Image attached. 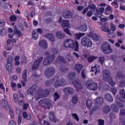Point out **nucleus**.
Listing matches in <instances>:
<instances>
[{
    "instance_id": "nucleus-1",
    "label": "nucleus",
    "mask_w": 125,
    "mask_h": 125,
    "mask_svg": "<svg viewBox=\"0 0 125 125\" xmlns=\"http://www.w3.org/2000/svg\"><path fill=\"white\" fill-rule=\"evenodd\" d=\"M63 46L64 47H70L72 49H74V51H76L77 52L80 51L79 43L77 41L75 42L73 40L67 39L65 41Z\"/></svg>"
},
{
    "instance_id": "nucleus-2",
    "label": "nucleus",
    "mask_w": 125,
    "mask_h": 125,
    "mask_svg": "<svg viewBox=\"0 0 125 125\" xmlns=\"http://www.w3.org/2000/svg\"><path fill=\"white\" fill-rule=\"evenodd\" d=\"M104 80L107 81V83L111 85V86H114L116 84V83L113 80V78L111 77V72L108 70H104L103 72Z\"/></svg>"
},
{
    "instance_id": "nucleus-3",
    "label": "nucleus",
    "mask_w": 125,
    "mask_h": 125,
    "mask_svg": "<svg viewBox=\"0 0 125 125\" xmlns=\"http://www.w3.org/2000/svg\"><path fill=\"white\" fill-rule=\"evenodd\" d=\"M101 49L104 54H110L113 52V49L111 47L110 43L108 42H104L103 43Z\"/></svg>"
},
{
    "instance_id": "nucleus-4",
    "label": "nucleus",
    "mask_w": 125,
    "mask_h": 125,
    "mask_svg": "<svg viewBox=\"0 0 125 125\" xmlns=\"http://www.w3.org/2000/svg\"><path fill=\"white\" fill-rule=\"evenodd\" d=\"M97 83L94 82L91 80H87L86 82V87L89 90H92L93 91H96L97 90Z\"/></svg>"
},
{
    "instance_id": "nucleus-5",
    "label": "nucleus",
    "mask_w": 125,
    "mask_h": 125,
    "mask_svg": "<svg viewBox=\"0 0 125 125\" xmlns=\"http://www.w3.org/2000/svg\"><path fill=\"white\" fill-rule=\"evenodd\" d=\"M38 103L40 105H44V107L48 109L52 106V101L47 99H42L39 101Z\"/></svg>"
},
{
    "instance_id": "nucleus-6",
    "label": "nucleus",
    "mask_w": 125,
    "mask_h": 125,
    "mask_svg": "<svg viewBox=\"0 0 125 125\" xmlns=\"http://www.w3.org/2000/svg\"><path fill=\"white\" fill-rule=\"evenodd\" d=\"M81 44L83 46L91 47L92 46V42L89 38L84 37L81 39Z\"/></svg>"
},
{
    "instance_id": "nucleus-7",
    "label": "nucleus",
    "mask_w": 125,
    "mask_h": 125,
    "mask_svg": "<svg viewBox=\"0 0 125 125\" xmlns=\"http://www.w3.org/2000/svg\"><path fill=\"white\" fill-rule=\"evenodd\" d=\"M46 76L47 78H50L55 75V68L52 66L48 67L45 71Z\"/></svg>"
},
{
    "instance_id": "nucleus-8",
    "label": "nucleus",
    "mask_w": 125,
    "mask_h": 125,
    "mask_svg": "<svg viewBox=\"0 0 125 125\" xmlns=\"http://www.w3.org/2000/svg\"><path fill=\"white\" fill-rule=\"evenodd\" d=\"M63 90L66 95H73L75 93V89L72 87H66Z\"/></svg>"
},
{
    "instance_id": "nucleus-9",
    "label": "nucleus",
    "mask_w": 125,
    "mask_h": 125,
    "mask_svg": "<svg viewBox=\"0 0 125 125\" xmlns=\"http://www.w3.org/2000/svg\"><path fill=\"white\" fill-rule=\"evenodd\" d=\"M42 60H43V57H41L39 59L37 60L32 66V70H37L40 67V64L42 63Z\"/></svg>"
},
{
    "instance_id": "nucleus-10",
    "label": "nucleus",
    "mask_w": 125,
    "mask_h": 125,
    "mask_svg": "<svg viewBox=\"0 0 125 125\" xmlns=\"http://www.w3.org/2000/svg\"><path fill=\"white\" fill-rule=\"evenodd\" d=\"M123 99L121 98L119 96H117L115 100L116 103L117 104L119 108H125V104L123 102H125V101H122Z\"/></svg>"
},
{
    "instance_id": "nucleus-11",
    "label": "nucleus",
    "mask_w": 125,
    "mask_h": 125,
    "mask_svg": "<svg viewBox=\"0 0 125 125\" xmlns=\"http://www.w3.org/2000/svg\"><path fill=\"white\" fill-rule=\"evenodd\" d=\"M44 55H45L47 58L50 62H53L54 60H55V58H56V56L54 55V54H51L49 51H46Z\"/></svg>"
},
{
    "instance_id": "nucleus-12",
    "label": "nucleus",
    "mask_w": 125,
    "mask_h": 125,
    "mask_svg": "<svg viewBox=\"0 0 125 125\" xmlns=\"http://www.w3.org/2000/svg\"><path fill=\"white\" fill-rule=\"evenodd\" d=\"M105 11V9L103 7H101L99 10L97 9H96V12L95 14V16L98 17V18H101L102 16V13H104V11Z\"/></svg>"
},
{
    "instance_id": "nucleus-13",
    "label": "nucleus",
    "mask_w": 125,
    "mask_h": 125,
    "mask_svg": "<svg viewBox=\"0 0 125 125\" xmlns=\"http://www.w3.org/2000/svg\"><path fill=\"white\" fill-rule=\"evenodd\" d=\"M62 16L65 19H69L73 17V14L70 11H67L62 13Z\"/></svg>"
},
{
    "instance_id": "nucleus-14",
    "label": "nucleus",
    "mask_w": 125,
    "mask_h": 125,
    "mask_svg": "<svg viewBox=\"0 0 125 125\" xmlns=\"http://www.w3.org/2000/svg\"><path fill=\"white\" fill-rule=\"evenodd\" d=\"M37 91V86L35 85H33L32 87L29 88L27 90V95H29V94L30 95H34V93Z\"/></svg>"
},
{
    "instance_id": "nucleus-15",
    "label": "nucleus",
    "mask_w": 125,
    "mask_h": 125,
    "mask_svg": "<svg viewBox=\"0 0 125 125\" xmlns=\"http://www.w3.org/2000/svg\"><path fill=\"white\" fill-rule=\"evenodd\" d=\"M14 34L18 36V38H20V37H22L23 36V33L21 32V31L18 30L17 28V26L16 25L14 26Z\"/></svg>"
},
{
    "instance_id": "nucleus-16",
    "label": "nucleus",
    "mask_w": 125,
    "mask_h": 125,
    "mask_svg": "<svg viewBox=\"0 0 125 125\" xmlns=\"http://www.w3.org/2000/svg\"><path fill=\"white\" fill-rule=\"evenodd\" d=\"M44 37L49 40L51 42H55V37L53 34H46L45 35Z\"/></svg>"
},
{
    "instance_id": "nucleus-17",
    "label": "nucleus",
    "mask_w": 125,
    "mask_h": 125,
    "mask_svg": "<svg viewBox=\"0 0 125 125\" xmlns=\"http://www.w3.org/2000/svg\"><path fill=\"white\" fill-rule=\"evenodd\" d=\"M78 29L81 32H85L87 31V25H86V23H83L81 25Z\"/></svg>"
},
{
    "instance_id": "nucleus-18",
    "label": "nucleus",
    "mask_w": 125,
    "mask_h": 125,
    "mask_svg": "<svg viewBox=\"0 0 125 125\" xmlns=\"http://www.w3.org/2000/svg\"><path fill=\"white\" fill-rule=\"evenodd\" d=\"M83 65L78 63L76 64L75 66V70L78 72V74H80L81 73V71H82V69L83 68Z\"/></svg>"
},
{
    "instance_id": "nucleus-19",
    "label": "nucleus",
    "mask_w": 125,
    "mask_h": 125,
    "mask_svg": "<svg viewBox=\"0 0 125 125\" xmlns=\"http://www.w3.org/2000/svg\"><path fill=\"white\" fill-rule=\"evenodd\" d=\"M65 34L62 33L61 31H58L56 33V37L58 38L60 40H62V39H64L65 38Z\"/></svg>"
},
{
    "instance_id": "nucleus-20",
    "label": "nucleus",
    "mask_w": 125,
    "mask_h": 125,
    "mask_svg": "<svg viewBox=\"0 0 125 125\" xmlns=\"http://www.w3.org/2000/svg\"><path fill=\"white\" fill-rule=\"evenodd\" d=\"M39 45L41 46V47H43L44 49H46L47 48V42L45 41H42L39 42Z\"/></svg>"
},
{
    "instance_id": "nucleus-21",
    "label": "nucleus",
    "mask_w": 125,
    "mask_h": 125,
    "mask_svg": "<svg viewBox=\"0 0 125 125\" xmlns=\"http://www.w3.org/2000/svg\"><path fill=\"white\" fill-rule=\"evenodd\" d=\"M91 72H95V75H97L99 73H100V69L98 67H97V66L95 65L93 66H92L91 68Z\"/></svg>"
},
{
    "instance_id": "nucleus-22",
    "label": "nucleus",
    "mask_w": 125,
    "mask_h": 125,
    "mask_svg": "<svg viewBox=\"0 0 125 125\" xmlns=\"http://www.w3.org/2000/svg\"><path fill=\"white\" fill-rule=\"evenodd\" d=\"M42 97H47L50 94V90L48 89H46L42 92Z\"/></svg>"
},
{
    "instance_id": "nucleus-23",
    "label": "nucleus",
    "mask_w": 125,
    "mask_h": 125,
    "mask_svg": "<svg viewBox=\"0 0 125 125\" xmlns=\"http://www.w3.org/2000/svg\"><path fill=\"white\" fill-rule=\"evenodd\" d=\"M57 63H63L65 64L67 62L66 61V60L64 59V58L62 56H59L57 58L56 60Z\"/></svg>"
},
{
    "instance_id": "nucleus-24",
    "label": "nucleus",
    "mask_w": 125,
    "mask_h": 125,
    "mask_svg": "<svg viewBox=\"0 0 125 125\" xmlns=\"http://www.w3.org/2000/svg\"><path fill=\"white\" fill-rule=\"evenodd\" d=\"M69 26H70L69 21L63 20L62 22V28H66V27H69Z\"/></svg>"
},
{
    "instance_id": "nucleus-25",
    "label": "nucleus",
    "mask_w": 125,
    "mask_h": 125,
    "mask_svg": "<svg viewBox=\"0 0 125 125\" xmlns=\"http://www.w3.org/2000/svg\"><path fill=\"white\" fill-rule=\"evenodd\" d=\"M2 105L4 107V109L5 110H7L8 108H9V106L8 105V103L7 102V101L5 99H3L2 100Z\"/></svg>"
},
{
    "instance_id": "nucleus-26",
    "label": "nucleus",
    "mask_w": 125,
    "mask_h": 125,
    "mask_svg": "<svg viewBox=\"0 0 125 125\" xmlns=\"http://www.w3.org/2000/svg\"><path fill=\"white\" fill-rule=\"evenodd\" d=\"M103 110L104 114H109L111 111V107H110V106L106 105L103 108Z\"/></svg>"
},
{
    "instance_id": "nucleus-27",
    "label": "nucleus",
    "mask_w": 125,
    "mask_h": 125,
    "mask_svg": "<svg viewBox=\"0 0 125 125\" xmlns=\"http://www.w3.org/2000/svg\"><path fill=\"white\" fill-rule=\"evenodd\" d=\"M105 98L108 102H113L114 99H113V96L110 94H106L105 95Z\"/></svg>"
},
{
    "instance_id": "nucleus-28",
    "label": "nucleus",
    "mask_w": 125,
    "mask_h": 125,
    "mask_svg": "<svg viewBox=\"0 0 125 125\" xmlns=\"http://www.w3.org/2000/svg\"><path fill=\"white\" fill-rule=\"evenodd\" d=\"M104 103V99L103 98H98L95 100V103L96 104H98L99 105H103V103Z\"/></svg>"
},
{
    "instance_id": "nucleus-29",
    "label": "nucleus",
    "mask_w": 125,
    "mask_h": 125,
    "mask_svg": "<svg viewBox=\"0 0 125 125\" xmlns=\"http://www.w3.org/2000/svg\"><path fill=\"white\" fill-rule=\"evenodd\" d=\"M85 35V33H77L74 35L76 40H81V38H82V37H83V36Z\"/></svg>"
},
{
    "instance_id": "nucleus-30",
    "label": "nucleus",
    "mask_w": 125,
    "mask_h": 125,
    "mask_svg": "<svg viewBox=\"0 0 125 125\" xmlns=\"http://www.w3.org/2000/svg\"><path fill=\"white\" fill-rule=\"evenodd\" d=\"M51 63V62H50V60L46 57L43 61V65H44V66H48L49 65H50Z\"/></svg>"
},
{
    "instance_id": "nucleus-31",
    "label": "nucleus",
    "mask_w": 125,
    "mask_h": 125,
    "mask_svg": "<svg viewBox=\"0 0 125 125\" xmlns=\"http://www.w3.org/2000/svg\"><path fill=\"white\" fill-rule=\"evenodd\" d=\"M32 36L35 41H37L38 38H39V34H38V32L36 31V29H33L32 32Z\"/></svg>"
},
{
    "instance_id": "nucleus-32",
    "label": "nucleus",
    "mask_w": 125,
    "mask_h": 125,
    "mask_svg": "<svg viewBox=\"0 0 125 125\" xmlns=\"http://www.w3.org/2000/svg\"><path fill=\"white\" fill-rule=\"evenodd\" d=\"M101 29L102 31H104V32H105V33H110V32H111V30L109 29V27H108V26H102L101 27Z\"/></svg>"
},
{
    "instance_id": "nucleus-33",
    "label": "nucleus",
    "mask_w": 125,
    "mask_h": 125,
    "mask_svg": "<svg viewBox=\"0 0 125 125\" xmlns=\"http://www.w3.org/2000/svg\"><path fill=\"white\" fill-rule=\"evenodd\" d=\"M76 76H77V75L74 72H70L68 74L69 79L70 80V81L74 80V79L76 78Z\"/></svg>"
},
{
    "instance_id": "nucleus-34",
    "label": "nucleus",
    "mask_w": 125,
    "mask_h": 125,
    "mask_svg": "<svg viewBox=\"0 0 125 125\" xmlns=\"http://www.w3.org/2000/svg\"><path fill=\"white\" fill-rule=\"evenodd\" d=\"M22 79L24 82H27V69H25L23 71Z\"/></svg>"
},
{
    "instance_id": "nucleus-35",
    "label": "nucleus",
    "mask_w": 125,
    "mask_h": 125,
    "mask_svg": "<svg viewBox=\"0 0 125 125\" xmlns=\"http://www.w3.org/2000/svg\"><path fill=\"white\" fill-rule=\"evenodd\" d=\"M82 82L79 79H75L73 81H72V83L74 85V87H76V85H78L79 84L81 83Z\"/></svg>"
},
{
    "instance_id": "nucleus-36",
    "label": "nucleus",
    "mask_w": 125,
    "mask_h": 125,
    "mask_svg": "<svg viewBox=\"0 0 125 125\" xmlns=\"http://www.w3.org/2000/svg\"><path fill=\"white\" fill-rule=\"evenodd\" d=\"M112 110L113 112L118 113L119 112V107L116 104H113L111 105Z\"/></svg>"
},
{
    "instance_id": "nucleus-37",
    "label": "nucleus",
    "mask_w": 125,
    "mask_h": 125,
    "mask_svg": "<svg viewBox=\"0 0 125 125\" xmlns=\"http://www.w3.org/2000/svg\"><path fill=\"white\" fill-rule=\"evenodd\" d=\"M75 88L78 90V91H80V90L83 89V84H82V82L79 83L78 85L75 86Z\"/></svg>"
},
{
    "instance_id": "nucleus-38",
    "label": "nucleus",
    "mask_w": 125,
    "mask_h": 125,
    "mask_svg": "<svg viewBox=\"0 0 125 125\" xmlns=\"http://www.w3.org/2000/svg\"><path fill=\"white\" fill-rule=\"evenodd\" d=\"M23 117L24 119H26L27 120H31V117L30 115H28L26 112H24L22 114Z\"/></svg>"
},
{
    "instance_id": "nucleus-39",
    "label": "nucleus",
    "mask_w": 125,
    "mask_h": 125,
    "mask_svg": "<svg viewBox=\"0 0 125 125\" xmlns=\"http://www.w3.org/2000/svg\"><path fill=\"white\" fill-rule=\"evenodd\" d=\"M95 59H97V57L95 56H90L87 58L88 61L90 62H93V61H94Z\"/></svg>"
},
{
    "instance_id": "nucleus-40",
    "label": "nucleus",
    "mask_w": 125,
    "mask_h": 125,
    "mask_svg": "<svg viewBox=\"0 0 125 125\" xmlns=\"http://www.w3.org/2000/svg\"><path fill=\"white\" fill-rule=\"evenodd\" d=\"M7 70L8 72H11L13 69V65L12 64H6Z\"/></svg>"
},
{
    "instance_id": "nucleus-41",
    "label": "nucleus",
    "mask_w": 125,
    "mask_h": 125,
    "mask_svg": "<svg viewBox=\"0 0 125 125\" xmlns=\"http://www.w3.org/2000/svg\"><path fill=\"white\" fill-rule=\"evenodd\" d=\"M59 82H60L61 86H64V85H65V84H66V80H65V79H64L63 78H61L59 81Z\"/></svg>"
},
{
    "instance_id": "nucleus-42",
    "label": "nucleus",
    "mask_w": 125,
    "mask_h": 125,
    "mask_svg": "<svg viewBox=\"0 0 125 125\" xmlns=\"http://www.w3.org/2000/svg\"><path fill=\"white\" fill-rule=\"evenodd\" d=\"M72 102L73 104H75L78 103V97L74 96L72 99Z\"/></svg>"
},
{
    "instance_id": "nucleus-43",
    "label": "nucleus",
    "mask_w": 125,
    "mask_h": 125,
    "mask_svg": "<svg viewBox=\"0 0 125 125\" xmlns=\"http://www.w3.org/2000/svg\"><path fill=\"white\" fill-rule=\"evenodd\" d=\"M59 98H60V96L59 95V94H58V92H55L54 93V101H56L58 100V99H59Z\"/></svg>"
},
{
    "instance_id": "nucleus-44",
    "label": "nucleus",
    "mask_w": 125,
    "mask_h": 125,
    "mask_svg": "<svg viewBox=\"0 0 125 125\" xmlns=\"http://www.w3.org/2000/svg\"><path fill=\"white\" fill-rule=\"evenodd\" d=\"M107 11H110L111 13L113 12V9L111 7V6H107L105 9V14H107Z\"/></svg>"
},
{
    "instance_id": "nucleus-45",
    "label": "nucleus",
    "mask_w": 125,
    "mask_h": 125,
    "mask_svg": "<svg viewBox=\"0 0 125 125\" xmlns=\"http://www.w3.org/2000/svg\"><path fill=\"white\" fill-rule=\"evenodd\" d=\"M98 59L99 62H100L102 65H103V64H104V61H105V58L104 57H100Z\"/></svg>"
},
{
    "instance_id": "nucleus-46",
    "label": "nucleus",
    "mask_w": 125,
    "mask_h": 125,
    "mask_svg": "<svg viewBox=\"0 0 125 125\" xmlns=\"http://www.w3.org/2000/svg\"><path fill=\"white\" fill-rule=\"evenodd\" d=\"M111 60H113V62H116V61H118V57L115 55H112L111 56Z\"/></svg>"
},
{
    "instance_id": "nucleus-47",
    "label": "nucleus",
    "mask_w": 125,
    "mask_h": 125,
    "mask_svg": "<svg viewBox=\"0 0 125 125\" xmlns=\"http://www.w3.org/2000/svg\"><path fill=\"white\" fill-rule=\"evenodd\" d=\"M60 86H62L60 82L58 81H56L54 83V87L55 88H58V87H60Z\"/></svg>"
},
{
    "instance_id": "nucleus-48",
    "label": "nucleus",
    "mask_w": 125,
    "mask_h": 125,
    "mask_svg": "<svg viewBox=\"0 0 125 125\" xmlns=\"http://www.w3.org/2000/svg\"><path fill=\"white\" fill-rule=\"evenodd\" d=\"M88 7L91 9H95L96 8V5H95L94 4H90V2H89Z\"/></svg>"
},
{
    "instance_id": "nucleus-49",
    "label": "nucleus",
    "mask_w": 125,
    "mask_h": 125,
    "mask_svg": "<svg viewBox=\"0 0 125 125\" xmlns=\"http://www.w3.org/2000/svg\"><path fill=\"white\" fill-rule=\"evenodd\" d=\"M108 33V37H109L110 39H114L115 38V34L113 32H107Z\"/></svg>"
},
{
    "instance_id": "nucleus-50",
    "label": "nucleus",
    "mask_w": 125,
    "mask_h": 125,
    "mask_svg": "<svg viewBox=\"0 0 125 125\" xmlns=\"http://www.w3.org/2000/svg\"><path fill=\"white\" fill-rule=\"evenodd\" d=\"M116 77L118 79H122L123 78H125V76H124V75H123V74H122V73H121V72H117V73L116 74Z\"/></svg>"
},
{
    "instance_id": "nucleus-51",
    "label": "nucleus",
    "mask_w": 125,
    "mask_h": 125,
    "mask_svg": "<svg viewBox=\"0 0 125 125\" xmlns=\"http://www.w3.org/2000/svg\"><path fill=\"white\" fill-rule=\"evenodd\" d=\"M16 20H17V17L16 16L13 15L10 17V21L13 22L16 21Z\"/></svg>"
},
{
    "instance_id": "nucleus-52",
    "label": "nucleus",
    "mask_w": 125,
    "mask_h": 125,
    "mask_svg": "<svg viewBox=\"0 0 125 125\" xmlns=\"http://www.w3.org/2000/svg\"><path fill=\"white\" fill-rule=\"evenodd\" d=\"M72 117L77 121V122H80V118H79V116H78V115L76 113L72 114Z\"/></svg>"
},
{
    "instance_id": "nucleus-53",
    "label": "nucleus",
    "mask_w": 125,
    "mask_h": 125,
    "mask_svg": "<svg viewBox=\"0 0 125 125\" xmlns=\"http://www.w3.org/2000/svg\"><path fill=\"white\" fill-rule=\"evenodd\" d=\"M86 105L88 108H90L92 105V103H91V101L88 100L86 102Z\"/></svg>"
},
{
    "instance_id": "nucleus-54",
    "label": "nucleus",
    "mask_w": 125,
    "mask_h": 125,
    "mask_svg": "<svg viewBox=\"0 0 125 125\" xmlns=\"http://www.w3.org/2000/svg\"><path fill=\"white\" fill-rule=\"evenodd\" d=\"M13 101L16 103H17V102H18V95H17V94H14Z\"/></svg>"
},
{
    "instance_id": "nucleus-55",
    "label": "nucleus",
    "mask_w": 125,
    "mask_h": 125,
    "mask_svg": "<svg viewBox=\"0 0 125 125\" xmlns=\"http://www.w3.org/2000/svg\"><path fill=\"white\" fill-rule=\"evenodd\" d=\"M124 86H125V81H120V82L119 84V87H124Z\"/></svg>"
},
{
    "instance_id": "nucleus-56",
    "label": "nucleus",
    "mask_w": 125,
    "mask_h": 125,
    "mask_svg": "<svg viewBox=\"0 0 125 125\" xmlns=\"http://www.w3.org/2000/svg\"><path fill=\"white\" fill-rule=\"evenodd\" d=\"M12 61H13V58H12V57H9L7 60V64H12Z\"/></svg>"
},
{
    "instance_id": "nucleus-57",
    "label": "nucleus",
    "mask_w": 125,
    "mask_h": 125,
    "mask_svg": "<svg viewBox=\"0 0 125 125\" xmlns=\"http://www.w3.org/2000/svg\"><path fill=\"white\" fill-rule=\"evenodd\" d=\"M52 83H53V80H51L49 81H47L46 82L45 84L47 86H50V85H51V84H52Z\"/></svg>"
},
{
    "instance_id": "nucleus-58",
    "label": "nucleus",
    "mask_w": 125,
    "mask_h": 125,
    "mask_svg": "<svg viewBox=\"0 0 125 125\" xmlns=\"http://www.w3.org/2000/svg\"><path fill=\"white\" fill-rule=\"evenodd\" d=\"M6 33V31L4 30V29L2 28L0 30V35L2 37H3V36L5 35Z\"/></svg>"
},
{
    "instance_id": "nucleus-59",
    "label": "nucleus",
    "mask_w": 125,
    "mask_h": 125,
    "mask_svg": "<svg viewBox=\"0 0 125 125\" xmlns=\"http://www.w3.org/2000/svg\"><path fill=\"white\" fill-rule=\"evenodd\" d=\"M51 51L53 54H57L58 53V49L56 48H52Z\"/></svg>"
},
{
    "instance_id": "nucleus-60",
    "label": "nucleus",
    "mask_w": 125,
    "mask_h": 125,
    "mask_svg": "<svg viewBox=\"0 0 125 125\" xmlns=\"http://www.w3.org/2000/svg\"><path fill=\"white\" fill-rule=\"evenodd\" d=\"M22 123V115H20L18 117V123L20 125Z\"/></svg>"
},
{
    "instance_id": "nucleus-61",
    "label": "nucleus",
    "mask_w": 125,
    "mask_h": 125,
    "mask_svg": "<svg viewBox=\"0 0 125 125\" xmlns=\"http://www.w3.org/2000/svg\"><path fill=\"white\" fill-rule=\"evenodd\" d=\"M110 27H111V30L112 31V32H115L116 31V29H117L116 28V26L113 23L110 24Z\"/></svg>"
},
{
    "instance_id": "nucleus-62",
    "label": "nucleus",
    "mask_w": 125,
    "mask_h": 125,
    "mask_svg": "<svg viewBox=\"0 0 125 125\" xmlns=\"http://www.w3.org/2000/svg\"><path fill=\"white\" fill-rule=\"evenodd\" d=\"M5 24V22L4 21L1 20H0V28H2V27H4V25Z\"/></svg>"
},
{
    "instance_id": "nucleus-63",
    "label": "nucleus",
    "mask_w": 125,
    "mask_h": 125,
    "mask_svg": "<svg viewBox=\"0 0 125 125\" xmlns=\"http://www.w3.org/2000/svg\"><path fill=\"white\" fill-rule=\"evenodd\" d=\"M120 114L121 116H125V108H123L120 110Z\"/></svg>"
},
{
    "instance_id": "nucleus-64",
    "label": "nucleus",
    "mask_w": 125,
    "mask_h": 125,
    "mask_svg": "<svg viewBox=\"0 0 125 125\" xmlns=\"http://www.w3.org/2000/svg\"><path fill=\"white\" fill-rule=\"evenodd\" d=\"M45 22L46 23H47V24H49L50 23H51V22H52V19L50 18H48L45 19Z\"/></svg>"
}]
</instances>
